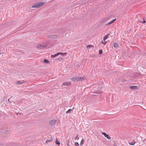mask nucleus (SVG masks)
Wrapping results in <instances>:
<instances>
[{
    "label": "nucleus",
    "instance_id": "obj_25",
    "mask_svg": "<svg viewBox=\"0 0 146 146\" xmlns=\"http://www.w3.org/2000/svg\"><path fill=\"white\" fill-rule=\"evenodd\" d=\"M74 145L76 146H78L79 145L78 143V142L75 143Z\"/></svg>",
    "mask_w": 146,
    "mask_h": 146
},
{
    "label": "nucleus",
    "instance_id": "obj_5",
    "mask_svg": "<svg viewBox=\"0 0 146 146\" xmlns=\"http://www.w3.org/2000/svg\"><path fill=\"white\" fill-rule=\"evenodd\" d=\"M116 20V19H113V20H112V21H111L110 22H109V23H106L105 24V25L106 26H108V25H110V24H111L112 23H113Z\"/></svg>",
    "mask_w": 146,
    "mask_h": 146
},
{
    "label": "nucleus",
    "instance_id": "obj_3",
    "mask_svg": "<svg viewBox=\"0 0 146 146\" xmlns=\"http://www.w3.org/2000/svg\"><path fill=\"white\" fill-rule=\"evenodd\" d=\"M109 18L108 17H106L102 19L100 21V23H105L109 20Z\"/></svg>",
    "mask_w": 146,
    "mask_h": 146
},
{
    "label": "nucleus",
    "instance_id": "obj_29",
    "mask_svg": "<svg viewBox=\"0 0 146 146\" xmlns=\"http://www.w3.org/2000/svg\"><path fill=\"white\" fill-rule=\"evenodd\" d=\"M61 59V58H57L56 59H57V60H60V59Z\"/></svg>",
    "mask_w": 146,
    "mask_h": 146
},
{
    "label": "nucleus",
    "instance_id": "obj_26",
    "mask_svg": "<svg viewBox=\"0 0 146 146\" xmlns=\"http://www.w3.org/2000/svg\"><path fill=\"white\" fill-rule=\"evenodd\" d=\"M78 135H76V137L75 138V140H76V139H77L78 137Z\"/></svg>",
    "mask_w": 146,
    "mask_h": 146
},
{
    "label": "nucleus",
    "instance_id": "obj_17",
    "mask_svg": "<svg viewBox=\"0 0 146 146\" xmlns=\"http://www.w3.org/2000/svg\"><path fill=\"white\" fill-rule=\"evenodd\" d=\"M101 88L100 87H98V92L99 93H101V92H102L101 91Z\"/></svg>",
    "mask_w": 146,
    "mask_h": 146
},
{
    "label": "nucleus",
    "instance_id": "obj_28",
    "mask_svg": "<svg viewBox=\"0 0 146 146\" xmlns=\"http://www.w3.org/2000/svg\"><path fill=\"white\" fill-rule=\"evenodd\" d=\"M146 23L145 21V20L143 19V21L142 22V23Z\"/></svg>",
    "mask_w": 146,
    "mask_h": 146
},
{
    "label": "nucleus",
    "instance_id": "obj_7",
    "mask_svg": "<svg viewBox=\"0 0 146 146\" xmlns=\"http://www.w3.org/2000/svg\"><path fill=\"white\" fill-rule=\"evenodd\" d=\"M129 143L131 145H134L135 143V142L134 140L129 141Z\"/></svg>",
    "mask_w": 146,
    "mask_h": 146
},
{
    "label": "nucleus",
    "instance_id": "obj_8",
    "mask_svg": "<svg viewBox=\"0 0 146 146\" xmlns=\"http://www.w3.org/2000/svg\"><path fill=\"white\" fill-rule=\"evenodd\" d=\"M129 88L133 90H136L138 89V87L137 86H131L129 87Z\"/></svg>",
    "mask_w": 146,
    "mask_h": 146
},
{
    "label": "nucleus",
    "instance_id": "obj_14",
    "mask_svg": "<svg viewBox=\"0 0 146 146\" xmlns=\"http://www.w3.org/2000/svg\"><path fill=\"white\" fill-rule=\"evenodd\" d=\"M59 54H61L62 56H64L66 55V53H62V52H58Z\"/></svg>",
    "mask_w": 146,
    "mask_h": 146
},
{
    "label": "nucleus",
    "instance_id": "obj_24",
    "mask_svg": "<svg viewBox=\"0 0 146 146\" xmlns=\"http://www.w3.org/2000/svg\"><path fill=\"white\" fill-rule=\"evenodd\" d=\"M102 50H99V54H101L102 53Z\"/></svg>",
    "mask_w": 146,
    "mask_h": 146
},
{
    "label": "nucleus",
    "instance_id": "obj_27",
    "mask_svg": "<svg viewBox=\"0 0 146 146\" xmlns=\"http://www.w3.org/2000/svg\"><path fill=\"white\" fill-rule=\"evenodd\" d=\"M106 42H103V41H102V43L104 45L106 44Z\"/></svg>",
    "mask_w": 146,
    "mask_h": 146
},
{
    "label": "nucleus",
    "instance_id": "obj_18",
    "mask_svg": "<svg viewBox=\"0 0 146 146\" xmlns=\"http://www.w3.org/2000/svg\"><path fill=\"white\" fill-rule=\"evenodd\" d=\"M52 138H51V139H47L46 140V143H47L48 142H50L51 141H52Z\"/></svg>",
    "mask_w": 146,
    "mask_h": 146
},
{
    "label": "nucleus",
    "instance_id": "obj_33",
    "mask_svg": "<svg viewBox=\"0 0 146 146\" xmlns=\"http://www.w3.org/2000/svg\"><path fill=\"white\" fill-rule=\"evenodd\" d=\"M1 54V53L0 54Z\"/></svg>",
    "mask_w": 146,
    "mask_h": 146
},
{
    "label": "nucleus",
    "instance_id": "obj_23",
    "mask_svg": "<svg viewBox=\"0 0 146 146\" xmlns=\"http://www.w3.org/2000/svg\"><path fill=\"white\" fill-rule=\"evenodd\" d=\"M92 46V45H88L87 46V48L89 49L90 48H91Z\"/></svg>",
    "mask_w": 146,
    "mask_h": 146
},
{
    "label": "nucleus",
    "instance_id": "obj_9",
    "mask_svg": "<svg viewBox=\"0 0 146 146\" xmlns=\"http://www.w3.org/2000/svg\"><path fill=\"white\" fill-rule=\"evenodd\" d=\"M47 37L48 38L51 37V38H56L57 37V36L55 35H51L50 36H48Z\"/></svg>",
    "mask_w": 146,
    "mask_h": 146
},
{
    "label": "nucleus",
    "instance_id": "obj_19",
    "mask_svg": "<svg viewBox=\"0 0 146 146\" xmlns=\"http://www.w3.org/2000/svg\"><path fill=\"white\" fill-rule=\"evenodd\" d=\"M44 62L47 64L49 62V61L46 59H44Z\"/></svg>",
    "mask_w": 146,
    "mask_h": 146
},
{
    "label": "nucleus",
    "instance_id": "obj_11",
    "mask_svg": "<svg viewBox=\"0 0 146 146\" xmlns=\"http://www.w3.org/2000/svg\"><path fill=\"white\" fill-rule=\"evenodd\" d=\"M110 33H108L104 37V41L106 40L108 38V36L110 35Z\"/></svg>",
    "mask_w": 146,
    "mask_h": 146
},
{
    "label": "nucleus",
    "instance_id": "obj_30",
    "mask_svg": "<svg viewBox=\"0 0 146 146\" xmlns=\"http://www.w3.org/2000/svg\"><path fill=\"white\" fill-rule=\"evenodd\" d=\"M8 102H9V103H11V102L10 101L9 99H8Z\"/></svg>",
    "mask_w": 146,
    "mask_h": 146
},
{
    "label": "nucleus",
    "instance_id": "obj_12",
    "mask_svg": "<svg viewBox=\"0 0 146 146\" xmlns=\"http://www.w3.org/2000/svg\"><path fill=\"white\" fill-rule=\"evenodd\" d=\"M71 85V83L70 82H64L62 84V86L64 85Z\"/></svg>",
    "mask_w": 146,
    "mask_h": 146
},
{
    "label": "nucleus",
    "instance_id": "obj_13",
    "mask_svg": "<svg viewBox=\"0 0 146 146\" xmlns=\"http://www.w3.org/2000/svg\"><path fill=\"white\" fill-rule=\"evenodd\" d=\"M113 46L115 48H117L118 46V44L116 43L115 42L113 44Z\"/></svg>",
    "mask_w": 146,
    "mask_h": 146
},
{
    "label": "nucleus",
    "instance_id": "obj_10",
    "mask_svg": "<svg viewBox=\"0 0 146 146\" xmlns=\"http://www.w3.org/2000/svg\"><path fill=\"white\" fill-rule=\"evenodd\" d=\"M23 83V81H17L16 82V84L17 85L21 84Z\"/></svg>",
    "mask_w": 146,
    "mask_h": 146
},
{
    "label": "nucleus",
    "instance_id": "obj_6",
    "mask_svg": "<svg viewBox=\"0 0 146 146\" xmlns=\"http://www.w3.org/2000/svg\"><path fill=\"white\" fill-rule=\"evenodd\" d=\"M56 120H52L50 121L49 122V124L52 125H53L56 123Z\"/></svg>",
    "mask_w": 146,
    "mask_h": 146
},
{
    "label": "nucleus",
    "instance_id": "obj_31",
    "mask_svg": "<svg viewBox=\"0 0 146 146\" xmlns=\"http://www.w3.org/2000/svg\"><path fill=\"white\" fill-rule=\"evenodd\" d=\"M124 81H125V80H122V82H124Z\"/></svg>",
    "mask_w": 146,
    "mask_h": 146
},
{
    "label": "nucleus",
    "instance_id": "obj_15",
    "mask_svg": "<svg viewBox=\"0 0 146 146\" xmlns=\"http://www.w3.org/2000/svg\"><path fill=\"white\" fill-rule=\"evenodd\" d=\"M59 55V53L58 52L54 55H52L51 56L52 57H56V56H58Z\"/></svg>",
    "mask_w": 146,
    "mask_h": 146
},
{
    "label": "nucleus",
    "instance_id": "obj_20",
    "mask_svg": "<svg viewBox=\"0 0 146 146\" xmlns=\"http://www.w3.org/2000/svg\"><path fill=\"white\" fill-rule=\"evenodd\" d=\"M84 141V139H82V140L81 142L80 143V144L81 145H82L83 144Z\"/></svg>",
    "mask_w": 146,
    "mask_h": 146
},
{
    "label": "nucleus",
    "instance_id": "obj_22",
    "mask_svg": "<svg viewBox=\"0 0 146 146\" xmlns=\"http://www.w3.org/2000/svg\"><path fill=\"white\" fill-rule=\"evenodd\" d=\"M72 110L71 109H69V110H68L67 111H66V113H68L70 112H71L72 111Z\"/></svg>",
    "mask_w": 146,
    "mask_h": 146
},
{
    "label": "nucleus",
    "instance_id": "obj_21",
    "mask_svg": "<svg viewBox=\"0 0 146 146\" xmlns=\"http://www.w3.org/2000/svg\"><path fill=\"white\" fill-rule=\"evenodd\" d=\"M56 143L57 145H59L60 144V142L57 141V139H56V142H55Z\"/></svg>",
    "mask_w": 146,
    "mask_h": 146
},
{
    "label": "nucleus",
    "instance_id": "obj_4",
    "mask_svg": "<svg viewBox=\"0 0 146 146\" xmlns=\"http://www.w3.org/2000/svg\"><path fill=\"white\" fill-rule=\"evenodd\" d=\"M102 134L105 137L107 138L108 139H111V137L109 136L106 133L102 132Z\"/></svg>",
    "mask_w": 146,
    "mask_h": 146
},
{
    "label": "nucleus",
    "instance_id": "obj_2",
    "mask_svg": "<svg viewBox=\"0 0 146 146\" xmlns=\"http://www.w3.org/2000/svg\"><path fill=\"white\" fill-rule=\"evenodd\" d=\"M84 79V77H76L72 78L71 79L72 81H82Z\"/></svg>",
    "mask_w": 146,
    "mask_h": 146
},
{
    "label": "nucleus",
    "instance_id": "obj_16",
    "mask_svg": "<svg viewBox=\"0 0 146 146\" xmlns=\"http://www.w3.org/2000/svg\"><path fill=\"white\" fill-rule=\"evenodd\" d=\"M42 47H43V46L41 44L38 45L36 46V47L38 48H40Z\"/></svg>",
    "mask_w": 146,
    "mask_h": 146
},
{
    "label": "nucleus",
    "instance_id": "obj_32",
    "mask_svg": "<svg viewBox=\"0 0 146 146\" xmlns=\"http://www.w3.org/2000/svg\"><path fill=\"white\" fill-rule=\"evenodd\" d=\"M18 114H20V113H18Z\"/></svg>",
    "mask_w": 146,
    "mask_h": 146
},
{
    "label": "nucleus",
    "instance_id": "obj_1",
    "mask_svg": "<svg viewBox=\"0 0 146 146\" xmlns=\"http://www.w3.org/2000/svg\"><path fill=\"white\" fill-rule=\"evenodd\" d=\"M46 3L44 2H39L35 3L32 6V8H38L42 7L43 5H45Z\"/></svg>",
    "mask_w": 146,
    "mask_h": 146
}]
</instances>
